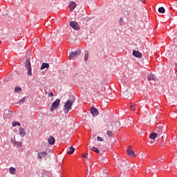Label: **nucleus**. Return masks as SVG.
I'll return each mask as SVG.
<instances>
[{
	"instance_id": "1",
	"label": "nucleus",
	"mask_w": 177,
	"mask_h": 177,
	"mask_svg": "<svg viewBox=\"0 0 177 177\" xmlns=\"http://www.w3.org/2000/svg\"><path fill=\"white\" fill-rule=\"evenodd\" d=\"M73 104H74V101L71 100H68L66 101L64 106V111H65V113H68V111H70V110L73 109Z\"/></svg>"
},
{
	"instance_id": "2",
	"label": "nucleus",
	"mask_w": 177,
	"mask_h": 177,
	"mask_svg": "<svg viewBox=\"0 0 177 177\" xmlns=\"http://www.w3.org/2000/svg\"><path fill=\"white\" fill-rule=\"evenodd\" d=\"M80 55H81V50H77L76 51H73L69 55V59L71 60H75L76 57H78Z\"/></svg>"
},
{
	"instance_id": "3",
	"label": "nucleus",
	"mask_w": 177,
	"mask_h": 177,
	"mask_svg": "<svg viewBox=\"0 0 177 177\" xmlns=\"http://www.w3.org/2000/svg\"><path fill=\"white\" fill-rule=\"evenodd\" d=\"M25 67L28 70V75H32V69H31V62L30 59H26L25 62Z\"/></svg>"
},
{
	"instance_id": "4",
	"label": "nucleus",
	"mask_w": 177,
	"mask_h": 177,
	"mask_svg": "<svg viewBox=\"0 0 177 177\" xmlns=\"http://www.w3.org/2000/svg\"><path fill=\"white\" fill-rule=\"evenodd\" d=\"M164 133V127L162 126H158L155 129V133L158 135V136H161Z\"/></svg>"
},
{
	"instance_id": "5",
	"label": "nucleus",
	"mask_w": 177,
	"mask_h": 177,
	"mask_svg": "<svg viewBox=\"0 0 177 177\" xmlns=\"http://www.w3.org/2000/svg\"><path fill=\"white\" fill-rule=\"evenodd\" d=\"M59 104H60V99H57L52 104L50 107V111H53L55 109L59 107Z\"/></svg>"
},
{
	"instance_id": "6",
	"label": "nucleus",
	"mask_w": 177,
	"mask_h": 177,
	"mask_svg": "<svg viewBox=\"0 0 177 177\" xmlns=\"http://www.w3.org/2000/svg\"><path fill=\"white\" fill-rule=\"evenodd\" d=\"M127 151L128 156H129L130 157H133V158L136 157V154H135V152L133 151V150H132V146H129L127 147Z\"/></svg>"
},
{
	"instance_id": "7",
	"label": "nucleus",
	"mask_w": 177,
	"mask_h": 177,
	"mask_svg": "<svg viewBox=\"0 0 177 177\" xmlns=\"http://www.w3.org/2000/svg\"><path fill=\"white\" fill-rule=\"evenodd\" d=\"M70 26L72 27V28H73V30H80V25H78V23L75 21H71Z\"/></svg>"
},
{
	"instance_id": "8",
	"label": "nucleus",
	"mask_w": 177,
	"mask_h": 177,
	"mask_svg": "<svg viewBox=\"0 0 177 177\" xmlns=\"http://www.w3.org/2000/svg\"><path fill=\"white\" fill-rule=\"evenodd\" d=\"M91 115H93V117H96V116L99 115V111H97V109L95 107H91Z\"/></svg>"
},
{
	"instance_id": "9",
	"label": "nucleus",
	"mask_w": 177,
	"mask_h": 177,
	"mask_svg": "<svg viewBox=\"0 0 177 177\" xmlns=\"http://www.w3.org/2000/svg\"><path fill=\"white\" fill-rule=\"evenodd\" d=\"M68 8L70 9V12H73L75 8H77V3L75 1H71L68 6Z\"/></svg>"
},
{
	"instance_id": "10",
	"label": "nucleus",
	"mask_w": 177,
	"mask_h": 177,
	"mask_svg": "<svg viewBox=\"0 0 177 177\" xmlns=\"http://www.w3.org/2000/svg\"><path fill=\"white\" fill-rule=\"evenodd\" d=\"M123 97L124 99H129L132 97V94L129 91H126L123 93Z\"/></svg>"
},
{
	"instance_id": "11",
	"label": "nucleus",
	"mask_w": 177,
	"mask_h": 177,
	"mask_svg": "<svg viewBox=\"0 0 177 177\" xmlns=\"http://www.w3.org/2000/svg\"><path fill=\"white\" fill-rule=\"evenodd\" d=\"M47 154L48 153H46V151L39 152L37 153V158H39V159L44 158L45 157H46Z\"/></svg>"
},
{
	"instance_id": "12",
	"label": "nucleus",
	"mask_w": 177,
	"mask_h": 177,
	"mask_svg": "<svg viewBox=\"0 0 177 177\" xmlns=\"http://www.w3.org/2000/svg\"><path fill=\"white\" fill-rule=\"evenodd\" d=\"M133 56H134L135 57H138V59H140V57H142V53L138 50H133Z\"/></svg>"
},
{
	"instance_id": "13",
	"label": "nucleus",
	"mask_w": 177,
	"mask_h": 177,
	"mask_svg": "<svg viewBox=\"0 0 177 177\" xmlns=\"http://www.w3.org/2000/svg\"><path fill=\"white\" fill-rule=\"evenodd\" d=\"M19 132L21 138H24L26 136V129H24V128L20 127Z\"/></svg>"
},
{
	"instance_id": "14",
	"label": "nucleus",
	"mask_w": 177,
	"mask_h": 177,
	"mask_svg": "<svg viewBox=\"0 0 177 177\" xmlns=\"http://www.w3.org/2000/svg\"><path fill=\"white\" fill-rule=\"evenodd\" d=\"M147 78H148L149 81H156L157 80V77H156V75H154L153 74H149L147 75Z\"/></svg>"
},
{
	"instance_id": "15",
	"label": "nucleus",
	"mask_w": 177,
	"mask_h": 177,
	"mask_svg": "<svg viewBox=\"0 0 177 177\" xmlns=\"http://www.w3.org/2000/svg\"><path fill=\"white\" fill-rule=\"evenodd\" d=\"M157 136H158L157 135V133L156 132H152L150 135H149V138L152 139V140H154Z\"/></svg>"
},
{
	"instance_id": "16",
	"label": "nucleus",
	"mask_w": 177,
	"mask_h": 177,
	"mask_svg": "<svg viewBox=\"0 0 177 177\" xmlns=\"http://www.w3.org/2000/svg\"><path fill=\"white\" fill-rule=\"evenodd\" d=\"M45 68H49V64L43 63L40 67L41 70H45Z\"/></svg>"
},
{
	"instance_id": "17",
	"label": "nucleus",
	"mask_w": 177,
	"mask_h": 177,
	"mask_svg": "<svg viewBox=\"0 0 177 177\" xmlns=\"http://www.w3.org/2000/svg\"><path fill=\"white\" fill-rule=\"evenodd\" d=\"M55 138L53 136H50L48 138L49 145H55Z\"/></svg>"
},
{
	"instance_id": "18",
	"label": "nucleus",
	"mask_w": 177,
	"mask_h": 177,
	"mask_svg": "<svg viewBox=\"0 0 177 177\" xmlns=\"http://www.w3.org/2000/svg\"><path fill=\"white\" fill-rule=\"evenodd\" d=\"M9 172H10V174H11V175H15L16 174V168L10 167Z\"/></svg>"
},
{
	"instance_id": "19",
	"label": "nucleus",
	"mask_w": 177,
	"mask_h": 177,
	"mask_svg": "<svg viewBox=\"0 0 177 177\" xmlns=\"http://www.w3.org/2000/svg\"><path fill=\"white\" fill-rule=\"evenodd\" d=\"M74 151H75V148H74L73 147H71L69 148V151H68V154H73Z\"/></svg>"
},
{
	"instance_id": "20",
	"label": "nucleus",
	"mask_w": 177,
	"mask_h": 177,
	"mask_svg": "<svg viewBox=\"0 0 177 177\" xmlns=\"http://www.w3.org/2000/svg\"><path fill=\"white\" fill-rule=\"evenodd\" d=\"M23 91L21 87H19L18 86H15V92H17V93H20Z\"/></svg>"
},
{
	"instance_id": "21",
	"label": "nucleus",
	"mask_w": 177,
	"mask_h": 177,
	"mask_svg": "<svg viewBox=\"0 0 177 177\" xmlns=\"http://www.w3.org/2000/svg\"><path fill=\"white\" fill-rule=\"evenodd\" d=\"M88 59H89V53L86 51L84 54V61L88 62Z\"/></svg>"
},
{
	"instance_id": "22",
	"label": "nucleus",
	"mask_w": 177,
	"mask_h": 177,
	"mask_svg": "<svg viewBox=\"0 0 177 177\" xmlns=\"http://www.w3.org/2000/svg\"><path fill=\"white\" fill-rule=\"evenodd\" d=\"M136 105H135V104L133 103H130V106H129V109L130 110L133 111H135V107H136Z\"/></svg>"
},
{
	"instance_id": "23",
	"label": "nucleus",
	"mask_w": 177,
	"mask_h": 177,
	"mask_svg": "<svg viewBox=\"0 0 177 177\" xmlns=\"http://www.w3.org/2000/svg\"><path fill=\"white\" fill-rule=\"evenodd\" d=\"M159 13H165V8L164 7H160L158 8Z\"/></svg>"
},
{
	"instance_id": "24",
	"label": "nucleus",
	"mask_w": 177,
	"mask_h": 177,
	"mask_svg": "<svg viewBox=\"0 0 177 177\" xmlns=\"http://www.w3.org/2000/svg\"><path fill=\"white\" fill-rule=\"evenodd\" d=\"M91 150H92V151H95V153H100V151H99V149L97 148H96L95 147H91Z\"/></svg>"
},
{
	"instance_id": "25",
	"label": "nucleus",
	"mask_w": 177,
	"mask_h": 177,
	"mask_svg": "<svg viewBox=\"0 0 177 177\" xmlns=\"http://www.w3.org/2000/svg\"><path fill=\"white\" fill-rule=\"evenodd\" d=\"M20 127V122L14 121L12 122V127Z\"/></svg>"
},
{
	"instance_id": "26",
	"label": "nucleus",
	"mask_w": 177,
	"mask_h": 177,
	"mask_svg": "<svg viewBox=\"0 0 177 177\" xmlns=\"http://www.w3.org/2000/svg\"><path fill=\"white\" fill-rule=\"evenodd\" d=\"M106 135H107V136H109V137L113 136V131H108L106 132Z\"/></svg>"
},
{
	"instance_id": "27",
	"label": "nucleus",
	"mask_w": 177,
	"mask_h": 177,
	"mask_svg": "<svg viewBox=\"0 0 177 177\" xmlns=\"http://www.w3.org/2000/svg\"><path fill=\"white\" fill-rule=\"evenodd\" d=\"M26 102V97H23L19 100V104H22V103H24Z\"/></svg>"
},
{
	"instance_id": "28",
	"label": "nucleus",
	"mask_w": 177,
	"mask_h": 177,
	"mask_svg": "<svg viewBox=\"0 0 177 177\" xmlns=\"http://www.w3.org/2000/svg\"><path fill=\"white\" fill-rule=\"evenodd\" d=\"M97 139L99 142H103V138L102 137H97Z\"/></svg>"
},
{
	"instance_id": "29",
	"label": "nucleus",
	"mask_w": 177,
	"mask_h": 177,
	"mask_svg": "<svg viewBox=\"0 0 177 177\" xmlns=\"http://www.w3.org/2000/svg\"><path fill=\"white\" fill-rule=\"evenodd\" d=\"M82 156V157H84V158H88V153H86V155H85V153H83Z\"/></svg>"
},
{
	"instance_id": "30",
	"label": "nucleus",
	"mask_w": 177,
	"mask_h": 177,
	"mask_svg": "<svg viewBox=\"0 0 177 177\" xmlns=\"http://www.w3.org/2000/svg\"><path fill=\"white\" fill-rule=\"evenodd\" d=\"M48 96H49V97H53V93L50 92V93L48 94Z\"/></svg>"
},
{
	"instance_id": "31",
	"label": "nucleus",
	"mask_w": 177,
	"mask_h": 177,
	"mask_svg": "<svg viewBox=\"0 0 177 177\" xmlns=\"http://www.w3.org/2000/svg\"><path fill=\"white\" fill-rule=\"evenodd\" d=\"M152 162H153V164H155L156 160H152Z\"/></svg>"
}]
</instances>
